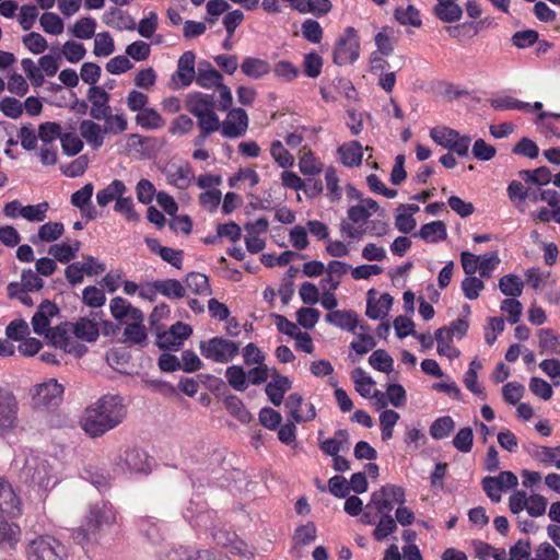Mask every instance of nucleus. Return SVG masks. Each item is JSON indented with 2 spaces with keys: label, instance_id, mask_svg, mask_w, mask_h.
<instances>
[{
  "label": "nucleus",
  "instance_id": "1",
  "mask_svg": "<svg viewBox=\"0 0 560 560\" xmlns=\"http://www.w3.org/2000/svg\"><path fill=\"white\" fill-rule=\"evenodd\" d=\"M125 417L126 407L122 398L106 395L85 409L80 424L86 434L97 438L116 428Z\"/></svg>",
  "mask_w": 560,
  "mask_h": 560
},
{
  "label": "nucleus",
  "instance_id": "2",
  "mask_svg": "<svg viewBox=\"0 0 560 560\" xmlns=\"http://www.w3.org/2000/svg\"><path fill=\"white\" fill-rule=\"evenodd\" d=\"M116 523V512L107 501L91 504L84 523L72 534L78 544L97 542L104 528Z\"/></svg>",
  "mask_w": 560,
  "mask_h": 560
},
{
  "label": "nucleus",
  "instance_id": "3",
  "mask_svg": "<svg viewBox=\"0 0 560 560\" xmlns=\"http://www.w3.org/2000/svg\"><path fill=\"white\" fill-rule=\"evenodd\" d=\"M196 83L202 89L215 88L219 92L218 110H229L233 103L231 89L223 83L224 78L209 61H201L197 68Z\"/></svg>",
  "mask_w": 560,
  "mask_h": 560
},
{
  "label": "nucleus",
  "instance_id": "4",
  "mask_svg": "<svg viewBox=\"0 0 560 560\" xmlns=\"http://www.w3.org/2000/svg\"><path fill=\"white\" fill-rule=\"evenodd\" d=\"M21 478L44 489L58 482L55 466L47 458L33 454L24 458Z\"/></svg>",
  "mask_w": 560,
  "mask_h": 560
},
{
  "label": "nucleus",
  "instance_id": "5",
  "mask_svg": "<svg viewBox=\"0 0 560 560\" xmlns=\"http://www.w3.org/2000/svg\"><path fill=\"white\" fill-rule=\"evenodd\" d=\"M26 557L27 560H68V550L55 537L42 535L30 541Z\"/></svg>",
  "mask_w": 560,
  "mask_h": 560
},
{
  "label": "nucleus",
  "instance_id": "6",
  "mask_svg": "<svg viewBox=\"0 0 560 560\" xmlns=\"http://www.w3.org/2000/svg\"><path fill=\"white\" fill-rule=\"evenodd\" d=\"M199 350L203 358L217 363H229L240 352V343L223 337L200 341Z\"/></svg>",
  "mask_w": 560,
  "mask_h": 560
},
{
  "label": "nucleus",
  "instance_id": "7",
  "mask_svg": "<svg viewBox=\"0 0 560 560\" xmlns=\"http://www.w3.org/2000/svg\"><path fill=\"white\" fill-rule=\"evenodd\" d=\"M360 56V42L357 31L353 27H347L343 34L338 38L334 50V62L338 66L351 65Z\"/></svg>",
  "mask_w": 560,
  "mask_h": 560
},
{
  "label": "nucleus",
  "instance_id": "8",
  "mask_svg": "<svg viewBox=\"0 0 560 560\" xmlns=\"http://www.w3.org/2000/svg\"><path fill=\"white\" fill-rule=\"evenodd\" d=\"M195 63V52L191 50L185 51L177 61L176 71L171 75L168 88L172 90L188 88L196 79Z\"/></svg>",
  "mask_w": 560,
  "mask_h": 560
},
{
  "label": "nucleus",
  "instance_id": "9",
  "mask_svg": "<svg viewBox=\"0 0 560 560\" xmlns=\"http://www.w3.org/2000/svg\"><path fill=\"white\" fill-rule=\"evenodd\" d=\"M518 485L516 475L512 471H501L498 476H486L481 480V486L487 497L493 502H500L501 492L515 488Z\"/></svg>",
  "mask_w": 560,
  "mask_h": 560
},
{
  "label": "nucleus",
  "instance_id": "10",
  "mask_svg": "<svg viewBox=\"0 0 560 560\" xmlns=\"http://www.w3.org/2000/svg\"><path fill=\"white\" fill-rule=\"evenodd\" d=\"M19 423V402L9 390L0 389V435L13 430Z\"/></svg>",
  "mask_w": 560,
  "mask_h": 560
},
{
  "label": "nucleus",
  "instance_id": "11",
  "mask_svg": "<svg viewBox=\"0 0 560 560\" xmlns=\"http://www.w3.org/2000/svg\"><path fill=\"white\" fill-rule=\"evenodd\" d=\"M63 390V386L56 378H49L34 385L30 393L36 406L47 407L57 405L62 398Z\"/></svg>",
  "mask_w": 560,
  "mask_h": 560
},
{
  "label": "nucleus",
  "instance_id": "12",
  "mask_svg": "<svg viewBox=\"0 0 560 560\" xmlns=\"http://www.w3.org/2000/svg\"><path fill=\"white\" fill-rule=\"evenodd\" d=\"M249 126L247 113L241 108H232L221 122V135L228 139H237L246 135Z\"/></svg>",
  "mask_w": 560,
  "mask_h": 560
},
{
  "label": "nucleus",
  "instance_id": "13",
  "mask_svg": "<svg viewBox=\"0 0 560 560\" xmlns=\"http://www.w3.org/2000/svg\"><path fill=\"white\" fill-rule=\"evenodd\" d=\"M191 332L192 329L189 325L177 322L168 330L158 334L156 345L161 349L178 350Z\"/></svg>",
  "mask_w": 560,
  "mask_h": 560
},
{
  "label": "nucleus",
  "instance_id": "14",
  "mask_svg": "<svg viewBox=\"0 0 560 560\" xmlns=\"http://www.w3.org/2000/svg\"><path fill=\"white\" fill-rule=\"evenodd\" d=\"M88 100L91 103L90 116L95 120H103L110 112L109 94L104 88L93 85L88 90Z\"/></svg>",
  "mask_w": 560,
  "mask_h": 560
},
{
  "label": "nucleus",
  "instance_id": "15",
  "mask_svg": "<svg viewBox=\"0 0 560 560\" xmlns=\"http://www.w3.org/2000/svg\"><path fill=\"white\" fill-rule=\"evenodd\" d=\"M185 107L197 118L212 109H218V101H214L213 94L191 92L185 97Z\"/></svg>",
  "mask_w": 560,
  "mask_h": 560
},
{
  "label": "nucleus",
  "instance_id": "16",
  "mask_svg": "<svg viewBox=\"0 0 560 560\" xmlns=\"http://www.w3.org/2000/svg\"><path fill=\"white\" fill-rule=\"evenodd\" d=\"M59 314L57 305L49 300L43 301L32 317L33 330L37 335H45L51 327L50 320Z\"/></svg>",
  "mask_w": 560,
  "mask_h": 560
},
{
  "label": "nucleus",
  "instance_id": "17",
  "mask_svg": "<svg viewBox=\"0 0 560 560\" xmlns=\"http://www.w3.org/2000/svg\"><path fill=\"white\" fill-rule=\"evenodd\" d=\"M319 436L323 432L319 431ZM318 446L320 451L327 456L339 455V452H347L350 448V435L345 429H339L335 432L332 438L322 440L318 438Z\"/></svg>",
  "mask_w": 560,
  "mask_h": 560
},
{
  "label": "nucleus",
  "instance_id": "18",
  "mask_svg": "<svg viewBox=\"0 0 560 560\" xmlns=\"http://www.w3.org/2000/svg\"><path fill=\"white\" fill-rule=\"evenodd\" d=\"M20 513V499L12 486L3 478H0V514L18 516Z\"/></svg>",
  "mask_w": 560,
  "mask_h": 560
},
{
  "label": "nucleus",
  "instance_id": "19",
  "mask_svg": "<svg viewBox=\"0 0 560 560\" xmlns=\"http://www.w3.org/2000/svg\"><path fill=\"white\" fill-rule=\"evenodd\" d=\"M81 137L93 150H98L104 144L105 127H102L92 119H83L79 125Z\"/></svg>",
  "mask_w": 560,
  "mask_h": 560
},
{
  "label": "nucleus",
  "instance_id": "20",
  "mask_svg": "<svg viewBox=\"0 0 560 560\" xmlns=\"http://www.w3.org/2000/svg\"><path fill=\"white\" fill-rule=\"evenodd\" d=\"M272 380L266 385L265 392L275 406L282 404L284 394L291 389L292 382L288 376L275 372Z\"/></svg>",
  "mask_w": 560,
  "mask_h": 560
},
{
  "label": "nucleus",
  "instance_id": "21",
  "mask_svg": "<svg viewBox=\"0 0 560 560\" xmlns=\"http://www.w3.org/2000/svg\"><path fill=\"white\" fill-rule=\"evenodd\" d=\"M109 308L112 316L120 322L128 323L131 319H140L142 312L132 306L126 299L116 296L110 300Z\"/></svg>",
  "mask_w": 560,
  "mask_h": 560
},
{
  "label": "nucleus",
  "instance_id": "22",
  "mask_svg": "<svg viewBox=\"0 0 560 560\" xmlns=\"http://www.w3.org/2000/svg\"><path fill=\"white\" fill-rule=\"evenodd\" d=\"M241 71L249 79L259 80L272 71L271 65L257 57H246L241 63Z\"/></svg>",
  "mask_w": 560,
  "mask_h": 560
},
{
  "label": "nucleus",
  "instance_id": "23",
  "mask_svg": "<svg viewBox=\"0 0 560 560\" xmlns=\"http://www.w3.org/2000/svg\"><path fill=\"white\" fill-rule=\"evenodd\" d=\"M325 319L327 323L353 334L359 326L358 315L352 311H332L326 315Z\"/></svg>",
  "mask_w": 560,
  "mask_h": 560
},
{
  "label": "nucleus",
  "instance_id": "24",
  "mask_svg": "<svg viewBox=\"0 0 560 560\" xmlns=\"http://www.w3.org/2000/svg\"><path fill=\"white\" fill-rule=\"evenodd\" d=\"M527 451L536 460L545 465H553L556 468L560 469V446L548 447L532 444Z\"/></svg>",
  "mask_w": 560,
  "mask_h": 560
},
{
  "label": "nucleus",
  "instance_id": "25",
  "mask_svg": "<svg viewBox=\"0 0 560 560\" xmlns=\"http://www.w3.org/2000/svg\"><path fill=\"white\" fill-rule=\"evenodd\" d=\"M341 163L347 167L359 166L362 162V145L358 141H349L338 148Z\"/></svg>",
  "mask_w": 560,
  "mask_h": 560
},
{
  "label": "nucleus",
  "instance_id": "26",
  "mask_svg": "<svg viewBox=\"0 0 560 560\" xmlns=\"http://www.w3.org/2000/svg\"><path fill=\"white\" fill-rule=\"evenodd\" d=\"M434 14L442 22L452 23L462 19L463 10L456 3V0H438Z\"/></svg>",
  "mask_w": 560,
  "mask_h": 560
},
{
  "label": "nucleus",
  "instance_id": "27",
  "mask_svg": "<svg viewBox=\"0 0 560 560\" xmlns=\"http://www.w3.org/2000/svg\"><path fill=\"white\" fill-rule=\"evenodd\" d=\"M127 192L125 183L120 179H114L96 194V201L101 207H106L112 201L117 202Z\"/></svg>",
  "mask_w": 560,
  "mask_h": 560
},
{
  "label": "nucleus",
  "instance_id": "28",
  "mask_svg": "<svg viewBox=\"0 0 560 560\" xmlns=\"http://www.w3.org/2000/svg\"><path fill=\"white\" fill-rule=\"evenodd\" d=\"M143 319L144 316L142 313L140 319H131L126 323V327L124 329L125 341L139 346L147 342L148 334L143 325Z\"/></svg>",
  "mask_w": 560,
  "mask_h": 560
},
{
  "label": "nucleus",
  "instance_id": "29",
  "mask_svg": "<svg viewBox=\"0 0 560 560\" xmlns=\"http://www.w3.org/2000/svg\"><path fill=\"white\" fill-rule=\"evenodd\" d=\"M70 331L71 324L62 323L54 328H50L45 336L49 339V341L60 349H63L67 352H71L72 348L70 347Z\"/></svg>",
  "mask_w": 560,
  "mask_h": 560
},
{
  "label": "nucleus",
  "instance_id": "30",
  "mask_svg": "<svg viewBox=\"0 0 560 560\" xmlns=\"http://www.w3.org/2000/svg\"><path fill=\"white\" fill-rule=\"evenodd\" d=\"M71 332H73L77 338L88 342L95 341L100 335L97 324L85 317L71 324Z\"/></svg>",
  "mask_w": 560,
  "mask_h": 560
},
{
  "label": "nucleus",
  "instance_id": "31",
  "mask_svg": "<svg viewBox=\"0 0 560 560\" xmlns=\"http://www.w3.org/2000/svg\"><path fill=\"white\" fill-rule=\"evenodd\" d=\"M538 347L540 354L560 355V336L551 329H540L538 331Z\"/></svg>",
  "mask_w": 560,
  "mask_h": 560
},
{
  "label": "nucleus",
  "instance_id": "32",
  "mask_svg": "<svg viewBox=\"0 0 560 560\" xmlns=\"http://www.w3.org/2000/svg\"><path fill=\"white\" fill-rule=\"evenodd\" d=\"M122 460L126 469L129 471L140 472L147 471L149 468L147 453L137 447L128 448L125 452Z\"/></svg>",
  "mask_w": 560,
  "mask_h": 560
},
{
  "label": "nucleus",
  "instance_id": "33",
  "mask_svg": "<svg viewBox=\"0 0 560 560\" xmlns=\"http://www.w3.org/2000/svg\"><path fill=\"white\" fill-rule=\"evenodd\" d=\"M65 232V226L61 222H47L38 229L37 235L30 237L31 243L37 244L38 242L50 243L57 241Z\"/></svg>",
  "mask_w": 560,
  "mask_h": 560
},
{
  "label": "nucleus",
  "instance_id": "34",
  "mask_svg": "<svg viewBox=\"0 0 560 560\" xmlns=\"http://www.w3.org/2000/svg\"><path fill=\"white\" fill-rule=\"evenodd\" d=\"M154 288L167 299H182L186 294V288L176 279H163L153 281Z\"/></svg>",
  "mask_w": 560,
  "mask_h": 560
},
{
  "label": "nucleus",
  "instance_id": "35",
  "mask_svg": "<svg viewBox=\"0 0 560 560\" xmlns=\"http://www.w3.org/2000/svg\"><path fill=\"white\" fill-rule=\"evenodd\" d=\"M393 304V298L388 293H384L377 301L368 300L366 316L371 319H381L385 317Z\"/></svg>",
  "mask_w": 560,
  "mask_h": 560
},
{
  "label": "nucleus",
  "instance_id": "36",
  "mask_svg": "<svg viewBox=\"0 0 560 560\" xmlns=\"http://www.w3.org/2000/svg\"><path fill=\"white\" fill-rule=\"evenodd\" d=\"M79 249V241H74L72 244L63 242L60 244L51 245L48 249V254L52 256L55 260L66 264L75 257Z\"/></svg>",
  "mask_w": 560,
  "mask_h": 560
},
{
  "label": "nucleus",
  "instance_id": "37",
  "mask_svg": "<svg viewBox=\"0 0 560 560\" xmlns=\"http://www.w3.org/2000/svg\"><path fill=\"white\" fill-rule=\"evenodd\" d=\"M419 236L430 243L443 241L447 236L446 225L442 221L423 224L419 231Z\"/></svg>",
  "mask_w": 560,
  "mask_h": 560
},
{
  "label": "nucleus",
  "instance_id": "38",
  "mask_svg": "<svg viewBox=\"0 0 560 560\" xmlns=\"http://www.w3.org/2000/svg\"><path fill=\"white\" fill-rule=\"evenodd\" d=\"M20 527L16 524L0 521V547L14 548L20 540Z\"/></svg>",
  "mask_w": 560,
  "mask_h": 560
},
{
  "label": "nucleus",
  "instance_id": "39",
  "mask_svg": "<svg viewBox=\"0 0 560 560\" xmlns=\"http://www.w3.org/2000/svg\"><path fill=\"white\" fill-rule=\"evenodd\" d=\"M137 124L147 130L160 129L165 121L154 108H144L136 116Z\"/></svg>",
  "mask_w": 560,
  "mask_h": 560
},
{
  "label": "nucleus",
  "instance_id": "40",
  "mask_svg": "<svg viewBox=\"0 0 560 560\" xmlns=\"http://www.w3.org/2000/svg\"><path fill=\"white\" fill-rule=\"evenodd\" d=\"M197 126L202 131V137H209L215 131L221 132V121L214 109L197 117Z\"/></svg>",
  "mask_w": 560,
  "mask_h": 560
},
{
  "label": "nucleus",
  "instance_id": "41",
  "mask_svg": "<svg viewBox=\"0 0 560 560\" xmlns=\"http://www.w3.org/2000/svg\"><path fill=\"white\" fill-rule=\"evenodd\" d=\"M455 428V422L450 416L435 419L430 425V434L434 440L447 438Z\"/></svg>",
  "mask_w": 560,
  "mask_h": 560
},
{
  "label": "nucleus",
  "instance_id": "42",
  "mask_svg": "<svg viewBox=\"0 0 560 560\" xmlns=\"http://www.w3.org/2000/svg\"><path fill=\"white\" fill-rule=\"evenodd\" d=\"M435 340L438 342L439 354L448 358H455L459 354V352L452 347L453 337L450 335L448 330H446V327L439 328L435 331Z\"/></svg>",
  "mask_w": 560,
  "mask_h": 560
},
{
  "label": "nucleus",
  "instance_id": "43",
  "mask_svg": "<svg viewBox=\"0 0 560 560\" xmlns=\"http://www.w3.org/2000/svg\"><path fill=\"white\" fill-rule=\"evenodd\" d=\"M270 154L275 162L282 168L291 167L294 164L293 155L284 148L280 140L271 142Z\"/></svg>",
  "mask_w": 560,
  "mask_h": 560
},
{
  "label": "nucleus",
  "instance_id": "44",
  "mask_svg": "<svg viewBox=\"0 0 560 560\" xmlns=\"http://www.w3.org/2000/svg\"><path fill=\"white\" fill-rule=\"evenodd\" d=\"M225 377L230 386L235 390L244 392L247 388V374L243 366H229L225 371Z\"/></svg>",
  "mask_w": 560,
  "mask_h": 560
},
{
  "label": "nucleus",
  "instance_id": "45",
  "mask_svg": "<svg viewBox=\"0 0 560 560\" xmlns=\"http://www.w3.org/2000/svg\"><path fill=\"white\" fill-rule=\"evenodd\" d=\"M185 284L195 294H210L211 289L208 277L200 272H190L185 279Z\"/></svg>",
  "mask_w": 560,
  "mask_h": 560
},
{
  "label": "nucleus",
  "instance_id": "46",
  "mask_svg": "<svg viewBox=\"0 0 560 560\" xmlns=\"http://www.w3.org/2000/svg\"><path fill=\"white\" fill-rule=\"evenodd\" d=\"M114 211L124 215L128 222L137 223L140 220V214L136 211L133 199L130 196L117 199Z\"/></svg>",
  "mask_w": 560,
  "mask_h": 560
},
{
  "label": "nucleus",
  "instance_id": "47",
  "mask_svg": "<svg viewBox=\"0 0 560 560\" xmlns=\"http://www.w3.org/2000/svg\"><path fill=\"white\" fill-rule=\"evenodd\" d=\"M370 365L384 373H390L394 369V360L387 351L383 349L375 350L369 358Z\"/></svg>",
  "mask_w": 560,
  "mask_h": 560
},
{
  "label": "nucleus",
  "instance_id": "48",
  "mask_svg": "<svg viewBox=\"0 0 560 560\" xmlns=\"http://www.w3.org/2000/svg\"><path fill=\"white\" fill-rule=\"evenodd\" d=\"M523 282L516 275L503 276L499 281L501 292L506 296H520L523 292Z\"/></svg>",
  "mask_w": 560,
  "mask_h": 560
},
{
  "label": "nucleus",
  "instance_id": "49",
  "mask_svg": "<svg viewBox=\"0 0 560 560\" xmlns=\"http://www.w3.org/2000/svg\"><path fill=\"white\" fill-rule=\"evenodd\" d=\"M353 383L355 385V390L362 397L371 396V388L375 384L371 376H369L365 371L361 368H357L351 373Z\"/></svg>",
  "mask_w": 560,
  "mask_h": 560
},
{
  "label": "nucleus",
  "instance_id": "50",
  "mask_svg": "<svg viewBox=\"0 0 560 560\" xmlns=\"http://www.w3.org/2000/svg\"><path fill=\"white\" fill-rule=\"evenodd\" d=\"M399 418V413L392 409H386L380 415V427L383 441H388L393 438L394 427L398 422Z\"/></svg>",
  "mask_w": 560,
  "mask_h": 560
},
{
  "label": "nucleus",
  "instance_id": "51",
  "mask_svg": "<svg viewBox=\"0 0 560 560\" xmlns=\"http://www.w3.org/2000/svg\"><path fill=\"white\" fill-rule=\"evenodd\" d=\"M192 178L194 174L188 165L176 167L167 174L168 182L179 189H186Z\"/></svg>",
  "mask_w": 560,
  "mask_h": 560
},
{
  "label": "nucleus",
  "instance_id": "52",
  "mask_svg": "<svg viewBox=\"0 0 560 560\" xmlns=\"http://www.w3.org/2000/svg\"><path fill=\"white\" fill-rule=\"evenodd\" d=\"M224 405L226 410L237 418L241 422H249L252 419L250 412L245 408L243 401L234 395L225 398Z\"/></svg>",
  "mask_w": 560,
  "mask_h": 560
},
{
  "label": "nucleus",
  "instance_id": "53",
  "mask_svg": "<svg viewBox=\"0 0 560 560\" xmlns=\"http://www.w3.org/2000/svg\"><path fill=\"white\" fill-rule=\"evenodd\" d=\"M96 28V22L90 16L79 19L72 26L71 33L80 39H90L93 37Z\"/></svg>",
  "mask_w": 560,
  "mask_h": 560
},
{
  "label": "nucleus",
  "instance_id": "54",
  "mask_svg": "<svg viewBox=\"0 0 560 560\" xmlns=\"http://www.w3.org/2000/svg\"><path fill=\"white\" fill-rule=\"evenodd\" d=\"M395 19L402 25H411L419 27L421 25V19L419 11L413 5L407 8L399 7L395 10Z\"/></svg>",
  "mask_w": 560,
  "mask_h": 560
},
{
  "label": "nucleus",
  "instance_id": "55",
  "mask_svg": "<svg viewBox=\"0 0 560 560\" xmlns=\"http://www.w3.org/2000/svg\"><path fill=\"white\" fill-rule=\"evenodd\" d=\"M458 133V131L448 127H435L431 129L430 137L436 144L448 150L450 145L454 139L457 138Z\"/></svg>",
  "mask_w": 560,
  "mask_h": 560
},
{
  "label": "nucleus",
  "instance_id": "56",
  "mask_svg": "<svg viewBox=\"0 0 560 560\" xmlns=\"http://www.w3.org/2000/svg\"><path fill=\"white\" fill-rule=\"evenodd\" d=\"M61 126L55 121L43 122L38 126V139L43 144H51L56 139H61Z\"/></svg>",
  "mask_w": 560,
  "mask_h": 560
},
{
  "label": "nucleus",
  "instance_id": "57",
  "mask_svg": "<svg viewBox=\"0 0 560 560\" xmlns=\"http://www.w3.org/2000/svg\"><path fill=\"white\" fill-rule=\"evenodd\" d=\"M60 141L62 152L68 156L79 154L84 145L82 139L73 132L62 133Z\"/></svg>",
  "mask_w": 560,
  "mask_h": 560
},
{
  "label": "nucleus",
  "instance_id": "58",
  "mask_svg": "<svg viewBox=\"0 0 560 560\" xmlns=\"http://www.w3.org/2000/svg\"><path fill=\"white\" fill-rule=\"evenodd\" d=\"M460 287L465 298L472 301L478 299L480 292L485 289V283L482 278L467 276L463 279Z\"/></svg>",
  "mask_w": 560,
  "mask_h": 560
},
{
  "label": "nucleus",
  "instance_id": "59",
  "mask_svg": "<svg viewBox=\"0 0 560 560\" xmlns=\"http://www.w3.org/2000/svg\"><path fill=\"white\" fill-rule=\"evenodd\" d=\"M43 30L51 35H59L63 31V21L59 15L52 12L44 13L39 19Z\"/></svg>",
  "mask_w": 560,
  "mask_h": 560
},
{
  "label": "nucleus",
  "instance_id": "60",
  "mask_svg": "<svg viewBox=\"0 0 560 560\" xmlns=\"http://www.w3.org/2000/svg\"><path fill=\"white\" fill-rule=\"evenodd\" d=\"M299 168L304 175H317L323 171V163L308 151L300 158Z\"/></svg>",
  "mask_w": 560,
  "mask_h": 560
},
{
  "label": "nucleus",
  "instance_id": "61",
  "mask_svg": "<svg viewBox=\"0 0 560 560\" xmlns=\"http://www.w3.org/2000/svg\"><path fill=\"white\" fill-rule=\"evenodd\" d=\"M316 538V527L314 523L308 522L299 526L293 536L294 546H306L314 541Z\"/></svg>",
  "mask_w": 560,
  "mask_h": 560
},
{
  "label": "nucleus",
  "instance_id": "62",
  "mask_svg": "<svg viewBox=\"0 0 560 560\" xmlns=\"http://www.w3.org/2000/svg\"><path fill=\"white\" fill-rule=\"evenodd\" d=\"M474 444L472 429L469 427L462 428L453 439V446L462 452L469 453Z\"/></svg>",
  "mask_w": 560,
  "mask_h": 560
},
{
  "label": "nucleus",
  "instance_id": "63",
  "mask_svg": "<svg viewBox=\"0 0 560 560\" xmlns=\"http://www.w3.org/2000/svg\"><path fill=\"white\" fill-rule=\"evenodd\" d=\"M115 50L112 36L107 32L98 33L94 40V54L98 57H107Z\"/></svg>",
  "mask_w": 560,
  "mask_h": 560
},
{
  "label": "nucleus",
  "instance_id": "64",
  "mask_svg": "<svg viewBox=\"0 0 560 560\" xmlns=\"http://www.w3.org/2000/svg\"><path fill=\"white\" fill-rule=\"evenodd\" d=\"M94 187L91 183L85 184L81 189L71 195V203L79 208L81 212H85L86 207L91 203Z\"/></svg>",
  "mask_w": 560,
  "mask_h": 560
}]
</instances>
